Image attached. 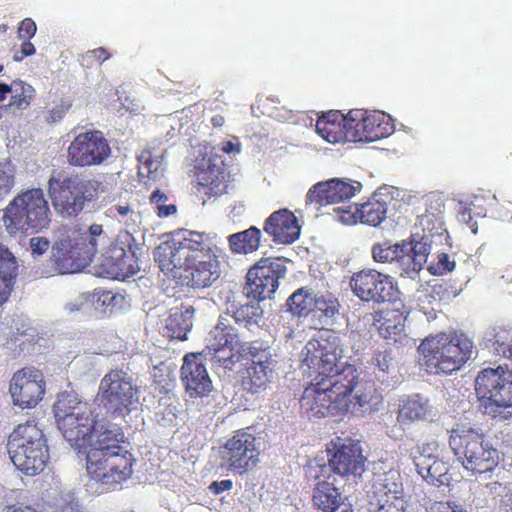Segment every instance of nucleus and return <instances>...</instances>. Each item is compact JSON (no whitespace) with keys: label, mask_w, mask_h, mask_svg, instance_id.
<instances>
[{"label":"nucleus","mask_w":512,"mask_h":512,"mask_svg":"<svg viewBox=\"0 0 512 512\" xmlns=\"http://www.w3.org/2000/svg\"><path fill=\"white\" fill-rule=\"evenodd\" d=\"M340 338L331 330H321L303 349V363L315 374L300 399L301 410L309 417H344L349 412L370 414L382 397L371 382L358 384L357 369L341 365Z\"/></svg>","instance_id":"1"},{"label":"nucleus","mask_w":512,"mask_h":512,"mask_svg":"<svg viewBox=\"0 0 512 512\" xmlns=\"http://www.w3.org/2000/svg\"><path fill=\"white\" fill-rule=\"evenodd\" d=\"M54 417L63 437L78 453L86 455V470L96 482L115 489L133 474L135 458L119 428H106L91 441L97 418L88 402L73 391L58 394Z\"/></svg>","instance_id":"2"},{"label":"nucleus","mask_w":512,"mask_h":512,"mask_svg":"<svg viewBox=\"0 0 512 512\" xmlns=\"http://www.w3.org/2000/svg\"><path fill=\"white\" fill-rule=\"evenodd\" d=\"M224 255L215 237L197 231L176 233L154 250L160 270L193 289L210 287L220 278Z\"/></svg>","instance_id":"3"},{"label":"nucleus","mask_w":512,"mask_h":512,"mask_svg":"<svg viewBox=\"0 0 512 512\" xmlns=\"http://www.w3.org/2000/svg\"><path fill=\"white\" fill-rule=\"evenodd\" d=\"M103 233L100 224H92L88 229L79 225L63 227L53 247V261L62 274L83 270L93 260L97 252L98 237Z\"/></svg>","instance_id":"4"},{"label":"nucleus","mask_w":512,"mask_h":512,"mask_svg":"<svg viewBox=\"0 0 512 512\" xmlns=\"http://www.w3.org/2000/svg\"><path fill=\"white\" fill-rule=\"evenodd\" d=\"M52 212L41 188L20 191L2 210L1 221L10 236L37 233L51 223Z\"/></svg>","instance_id":"5"},{"label":"nucleus","mask_w":512,"mask_h":512,"mask_svg":"<svg viewBox=\"0 0 512 512\" xmlns=\"http://www.w3.org/2000/svg\"><path fill=\"white\" fill-rule=\"evenodd\" d=\"M449 433V446L465 470L472 474H484L498 466L499 451L479 429L458 424Z\"/></svg>","instance_id":"6"},{"label":"nucleus","mask_w":512,"mask_h":512,"mask_svg":"<svg viewBox=\"0 0 512 512\" xmlns=\"http://www.w3.org/2000/svg\"><path fill=\"white\" fill-rule=\"evenodd\" d=\"M472 347V341L462 334L440 333L426 337L418 351L429 374H450L469 360Z\"/></svg>","instance_id":"7"},{"label":"nucleus","mask_w":512,"mask_h":512,"mask_svg":"<svg viewBox=\"0 0 512 512\" xmlns=\"http://www.w3.org/2000/svg\"><path fill=\"white\" fill-rule=\"evenodd\" d=\"M100 182L80 174L54 170L47 190L55 211L63 217H76L98 195Z\"/></svg>","instance_id":"8"},{"label":"nucleus","mask_w":512,"mask_h":512,"mask_svg":"<svg viewBox=\"0 0 512 512\" xmlns=\"http://www.w3.org/2000/svg\"><path fill=\"white\" fill-rule=\"evenodd\" d=\"M7 451L15 467L30 476L42 472L49 460L47 439L34 420L14 428L8 436Z\"/></svg>","instance_id":"9"},{"label":"nucleus","mask_w":512,"mask_h":512,"mask_svg":"<svg viewBox=\"0 0 512 512\" xmlns=\"http://www.w3.org/2000/svg\"><path fill=\"white\" fill-rule=\"evenodd\" d=\"M475 392L482 412L500 421L512 416V371L503 366L481 370Z\"/></svg>","instance_id":"10"},{"label":"nucleus","mask_w":512,"mask_h":512,"mask_svg":"<svg viewBox=\"0 0 512 512\" xmlns=\"http://www.w3.org/2000/svg\"><path fill=\"white\" fill-rule=\"evenodd\" d=\"M239 360H245L238 372L242 389L251 394L264 391L276 365L270 347L260 340L244 342L237 349L236 362Z\"/></svg>","instance_id":"11"},{"label":"nucleus","mask_w":512,"mask_h":512,"mask_svg":"<svg viewBox=\"0 0 512 512\" xmlns=\"http://www.w3.org/2000/svg\"><path fill=\"white\" fill-rule=\"evenodd\" d=\"M138 387L123 369L110 370L100 381L98 396L103 408L113 416H126L138 402Z\"/></svg>","instance_id":"12"},{"label":"nucleus","mask_w":512,"mask_h":512,"mask_svg":"<svg viewBox=\"0 0 512 512\" xmlns=\"http://www.w3.org/2000/svg\"><path fill=\"white\" fill-rule=\"evenodd\" d=\"M221 464L237 475H246L253 471L260 462L261 443L250 432V428H242L220 447Z\"/></svg>","instance_id":"13"},{"label":"nucleus","mask_w":512,"mask_h":512,"mask_svg":"<svg viewBox=\"0 0 512 512\" xmlns=\"http://www.w3.org/2000/svg\"><path fill=\"white\" fill-rule=\"evenodd\" d=\"M206 346L201 352L213 364L231 369L236 363L237 349L244 342L239 341L236 329L231 325L228 313L220 315L217 324L206 338Z\"/></svg>","instance_id":"14"},{"label":"nucleus","mask_w":512,"mask_h":512,"mask_svg":"<svg viewBox=\"0 0 512 512\" xmlns=\"http://www.w3.org/2000/svg\"><path fill=\"white\" fill-rule=\"evenodd\" d=\"M110 155L109 141L100 130H90L78 134L67 149L68 163L78 168L100 166L107 161Z\"/></svg>","instance_id":"15"},{"label":"nucleus","mask_w":512,"mask_h":512,"mask_svg":"<svg viewBox=\"0 0 512 512\" xmlns=\"http://www.w3.org/2000/svg\"><path fill=\"white\" fill-rule=\"evenodd\" d=\"M286 272L287 268L281 258L259 259L247 272V295L257 301L269 298L277 290L279 280Z\"/></svg>","instance_id":"16"},{"label":"nucleus","mask_w":512,"mask_h":512,"mask_svg":"<svg viewBox=\"0 0 512 512\" xmlns=\"http://www.w3.org/2000/svg\"><path fill=\"white\" fill-rule=\"evenodd\" d=\"M349 286L361 301L376 304L390 300L395 293L391 277L376 269L366 268L354 272L350 277Z\"/></svg>","instance_id":"17"},{"label":"nucleus","mask_w":512,"mask_h":512,"mask_svg":"<svg viewBox=\"0 0 512 512\" xmlns=\"http://www.w3.org/2000/svg\"><path fill=\"white\" fill-rule=\"evenodd\" d=\"M46 381L43 373L34 367L17 370L10 381L9 392L14 405L22 409L35 407L44 397Z\"/></svg>","instance_id":"18"},{"label":"nucleus","mask_w":512,"mask_h":512,"mask_svg":"<svg viewBox=\"0 0 512 512\" xmlns=\"http://www.w3.org/2000/svg\"><path fill=\"white\" fill-rule=\"evenodd\" d=\"M133 240L130 233H125L110 244L104 256L103 266L111 278L124 280L139 271Z\"/></svg>","instance_id":"19"},{"label":"nucleus","mask_w":512,"mask_h":512,"mask_svg":"<svg viewBox=\"0 0 512 512\" xmlns=\"http://www.w3.org/2000/svg\"><path fill=\"white\" fill-rule=\"evenodd\" d=\"M353 122L352 142H374L390 136L394 132V124L389 115L380 111L350 110Z\"/></svg>","instance_id":"20"},{"label":"nucleus","mask_w":512,"mask_h":512,"mask_svg":"<svg viewBox=\"0 0 512 512\" xmlns=\"http://www.w3.org/2000/svg\"><path fill=\"white\" fill-rule=\"evenodd\" d=\"M204 358L206 357L202 353H190L183 358L180 377L185 393L190 398L207 397L213 390Z\"/></svg>","instance_id":"21"},{"label":"nucleus","mask_w":512,"mask_h":512,"mask_svg":"<svg viewBox=\"0 0 512 512\" xmlns=\"http://www.w3.org/2000/svg\"><path fill=\"white\" fill-rule=\"evenodd\" d=\"M333 452L328 449L329 473L340 475L342 477L348 476H361L365 469V457L362 454V449L359 443L352 440L344 442H332Z\"/></svg>","instance_id":"22"},{"label":"nucleus","mask_w":512,"mask_h":512,"mask_svg":"<svg viewBox=\"0 0 512 512\" xmlns=\"http://www.w3.org/2000/svg\"><path fill=\"white\" fill-rule=\"evenodd\" d=\"M199 192L208 197H218L228 191L230 173L223 158L211 154L202 160L196 173Z\"/></svg>","instance_id":"23"},{"label":"nucleus","mask_w":512,"mask_h":512,"mask_svg":"<svg viewBox=\"0 0 512 512\" xmlns=\"http://www.w3.org/2000/svg\"><path fill=\"white\" fill-rule=\"evenodd\" d=\"M360 189V182L330 179L313 185L306 195V203L318 207L339 203L350 199Z\"/></svg>","instance_id":"24"},{"label":"nucleus","mask_w":512,"mask_h":512,"mask_svg":"<svg viewBox=\"0 0 512 512\" xmlns=\"http://www.w3.org/2000/svg\"><path fill=\"white\" fill-rule=\"evenodd\" d=\"M300 225L294 213L286 208L271 213L264 221L263 231L276 244L288 245L300 236Z\"/></svg>","instance_id":"25"},{"label":"nucleus","mask_w":512,"mask_h":512,"mask_svg":"<svg viewBox=\"0 0 512 512\" xmlns=\"http://www.w3.org/2000/svg\"><path fill=\"white\" fill-rule=\"evenodd\" d=\"M401 248H403V252L399 253L397 261L401 270L400 275L413 279L427 262L430 244L427 242L426 236H421L419 240L412 236L409 241L401 242Z\"/></svg>","instance_id":"26"},{"label":"nucleus","mask_w":512,"mask_h":512,"mask_svg":"<svg viewBox=\"0 0 512 512\" xmlns=\"http://www.w3.org/2000/svg\"><path fill=\"white\" fill-rule=\"evenodd\" d=\"M316 131L329 143L352 142L353 122L349 112L344 115L340 111H329L317 119Z\"/></svg>","instance_id":"27"},{"label":"nucleus","mask_w":512,"mask_h":512,"mask_svg":"<svg viewBox=\"0 0 512 512\" xmlns=\"http://www.w3.org/2000/svg\"><path fill=\"white\" fill-rule=\"evenodd\" d=\"M315 485L312 492V502L321 512H327L344 500L341 492L335 486V478L329 473L326 465L319 467L315 475Z\"/></svg>","instance_id":"28"},{"label":"nucleus","mask_w":512,"mask_h":512,"mask_svg":"<svg viewBox=\"0 0 512 512\" xmlns=\"http://www.w3.org/2000/svg\"><path fill=\"white\" fill-rule=\"evenodd\" d=\"M374 325L381 337L393 343L402 342L406 338V316L399 309H385L373 314Z\"/></svg>","instance_id":"29"},{"label":"nucleus","mask_w":512,"mask_h":512,"mask_svg":"<svg viewBox=\"0 0 512 512\" xmlns=\"http://www.w3.org/2000/svg\"><path fill=\"white\" fill-rule=\"evenodd\" d=\"M195 309L192 305H180L170 310L164 332L170 339L186 340L193 325Z\"/></svg>","instance_id":"30"},{"label":"nucleus","mask_w":512,"mask_h":512,"mask_svg":"<svg viewBox=\"0 0 512 512\" xmlns=\"http://www.w3.org/2000/svg\"><path fill=\"white\" fill-rule=\"evenodd\" d=\"M19 264L14 254L0 243V307L5 304L14 289Z\"/></svg>","instance_id":"31"},{"label":"nucleus","mask_w":512,"mask_h":512,"mask_svg":"<svg viewBox=\"0 0 512 512\" xmlns=\"http://www.w3.org/2000/svg\"><path fill=\"white\" fill-rule=\"evenodd\" d=\"M390 488L387 484H381L374 491L376 508L373 512H406L407 502L403 495V490L393 484Z\"/></svg>","instance_id":"32"},{"label":"nucleus","mask_w":512,"mask_h":512,"mask_svg":"<svg viewBox=\"0 0 512 512\" xmlns=\"http://www.w3.org/2000/svg\"><path fill=\"white\" fill-rule=\"evenodd\" d=\"M262 240V231L256 226L228 236L229 249L233 254L248 255L256 252Z\"/></svg>","instance_id":"33"},{"label":"nucleus","mask_w":512,"mask_h":512,"mask_svg":"<svg viewBox=\"0 0 512 512\" xmlns=\"http://www.w3.org/2000/svg\"><path fill=\"white\" fill-rule=\"evenodd\" d=\"M428 400L419 394L409 396L399 404L397 421L402 425H408L415 421L425 420L429 414Z\"/></svg>","instance_id":"34"},{"label":"nucleus","mask_w":512,"mask_h":512,"mask_svg":"<svg viewBox=\"0 0 512 512\" xmlns=\"http://www.w3.org/2000/svg\"><path fill=\"white\" fill-rule=\"evenodd\" d=\"M443 208L444 205L438 200L431 202V211L427 210L424 214H421L417 218V225H419L424 234L422 236H426L427 240L429 237H434L435 235H441L444 229V221H443Z\"/></svg>","instance_id":"35"},{"label":"nucleus","mask_w":512,"mask_h":512,"mask_svg":"<svg viewBox=\"0 0 512 512\" xmlns=\"http://www.w3.org/2000/svg\"><path fill=\"white\" fill-rule=\"evenodd\" d=\"M360 222L371 226H378L386 218L387 205L384 201L372 198L366 203L359 205Z\"/></svg>","instance_id":"36"},{"label":"nucleus","mask_w":512,"mask_h":512,"mask_svg":"<svg viewBox=\"0 0 512 512\" xmlns=\"http://www.w3.org/2000/svg\"><path fill=\"white\" fill-rule=\"evenodd\" d=\"M315 294L309 289L299 288L287 300L289 310L299 317H306L313 312Z\"/></svg>","instance_id":"37"},{"label":"nucleus","mask_w":512,"mask_h":512,"mask_svg":"<svg viewBox=\"0 0 512 512\" xmlns=\"http://www.w3.org/2000/svg\"><path fill=\"white\" fill-rule=\"evenodd\" d=\"M339 307L340 304L333 294H315L311 315L318 318H331L338 313Z\"/></svg>","instance_id":"38"},{"label":"nucleus","mask_w":512,"mask_h":512,"mask_svg":"<svg viewBox=\"0 0 512 512\" xmlns=\"http://www.w3.org/2000/svg\"><path fill=\"white\" fill-rule=\"evenodd\" d=\"M33 97L34 88L31 85L21 80L12 82L10 106L25 109L30 105Z\"/></svg>","instance_id":"39"},{"label":"nucleus","mask_w":512,"mask_h":512,"mask_svg":"<svg viewBox=\"0 0 512 512\" xmlns=\"http://www.w3.org/2000/svg\"><path fill=\"white\" fill-rule=\"evenodd\" d=\"M401 252H403L401 243L391 244L390 242H383L377 243L372 247V257L378 263L397 262Z\"/></svg>","instance_id":"40"},{"label":"nucleus","mask_w":512,"mask_h":512,"mask_svg":"<svg viewBox=\"0 0 512 512\" xmlns=\"http://www.w3.org/2000/svg\"><path fill=\"white\" fill-rule=\"evenodd\" d=\"M261 310L258 304H243L233 311L231 316L238 324H256L261 317Z\"/></svg>","instance_id":"41"},{"label":"nucleus","mask_w":512,"mask_h":512,"mask_svg":"<svg viewBox=\"0 0 512 512\" xmlns=\"http://www.w3.org/2000/svg\"><path fill=\"white\" fill-rule=\"evenodd\" d=\"M168 196L159 189L154 190L150 196V204L154 207L156 214L160 218L174 215L177 212L175 204H167Z\"/></svg>","instance_id":"42"},{"label":"nucleus","mask_w":512,"mask_h":512,"mask_svg":"<svg viewBox=\"0 0 512 512\" xmlns=\"http://www.w3.org/2000/svg\"><path fill=\"white\" fill-rule=\"evenodd\" d=\"M15 183V167L11 164H0V201L11 193Z\"/></svg>","instance_id":"43"},{"label":"nucleus","mask_w":512,"mask_h":512,"mask_svg":"<svg viewBox=\"0 0 512 512\" xmlns=\"http://www.w3.org/2000/svg\"><path fill=\"white\" fill-rule=\"evenodd\" d=\"M492 346L495 355L509 359L512 362V335L509 333L497 334Z\"/></svg>","instance_id":"44"},{"label":"nucleus","mask_w":512,"mask_h":512,"mask_svg":"<svg viewBox=\"0 0 512 512\" xmlns=\"http://www.w3.org/2000/svg\"><path fill=\"white\" fill-rule=\"evenodd\" d=\"M109 213L113 217H117L120 222L129 225L130 222H135L136 216L134 210L128 203L115 204L109 208Z\"/></svg>","instance_id":"45"},{"label":"nucleus","mask_w":512,"mask_h":512,"mask_svg":"<svg viewBox=\"0 0 512 512\" xmlns=\"http://www.w3.org/2000/svg\"><path fill=\"white\" fill-rule=\"evenodd\" d=\"M82 298L87 303L98 304L103 307L112 303L114 294L111 291L95 289L92 293L83 294Z\"/></svg>","instance_id":"46"},{"label":"nucleus","mask_w":512,"mask_h":512,"mask_svg":"<svg viewBox=\"0 0 512 512\" xmlns=\"http://www.w3.org/2000/svg\"><path fill=\"white\" fill-rule=\"evenodd\" d=\"M371 365L380 372L388 373L393 365V358L388 350L376 351L371 359Z\"/></svg>","instance_id":"47"},{"label":"nucleus","mask_w":512,"mask_h":512,"mask_svg":"<svg viewBox=\"0 0 512 512\" xmlns=\"http://www.w3.org/2000/svg\"><path fill=\"white\" fill-rule=\"evenodd\" d=\"M359 208V205H349L347 209L338 208V218L339 221H341L344 224L352 225L357 223L358 220H360V212L357 211Z\"/></svg>","instance_id":"48"},{"label":"nucleus","mask_w":512,"mask_h":512,"mask_svg":"<svg viewBox=\"0 0 512 512\" xmlns=\"http://www.w3.org/2000/svg\"><path fill=\"white\" fill-rule=\"evenodd\" d=\"M37 26L32 18L23 19L18 26L17 35L19 39L30 40L36 34Z\"/></svg>","instance_id":"49"},{"label":"nucleus","mask_w":512,"mask_h":512,"mask_svg":"<svg viewBox=\"0 0 512 512\" xmlns=\"http://www.w3.org/2000/svg\"><path fill=\"white\" fill-rule=\"evenodd\" d=\"M139 175L147 176L148 178H154L153 172L157 170V162L150 158V155L143 152L139 157Z\"/></svg>","instance_id":"50"},{"label":"nucleus","mask_w":512,"mask_h":512,"mask_svg":"<svg viewBox=\"0 0 512 512\" xmlns=\"http://www.w3.org/2000/svg\"><path fill=\"white\" fill-rule=\"evenodd\" d=\"M49 247L50 241L46 237L37 236L30 239V248L33 255H43L48 251Z\"/></svg>","instance_id":"51"},{"label":"nucleus","mask_w":512,"mask_h":512,"mask_svg":"<svg viewBox=\"0 0 512 512\" xmlns=\"http://www.w3.org/2000/svg\"><path fill=\"white\" fill-rule=\"evenodd\" d=\"M455 268V262L450 260V256L447 253H440L437 256L436 273L445 274L453 271Z\"/></svg>","instance_id":"52"},{"label":"nucleus","mask_w":512,"mask_h":512,"mask_svg":"<svg viewBox=\"0 0 512 512\" xmlns=\"http://www.w3.org/2000/svg\"><path fill=\"white\" fill-rule=\"evenodd\" d=\"M36 53V48L30 40H24L20 46V50L16 51L13 55V59L16 62L23 61L26 57L32 56Z\"/></svg>","instance_id":"53"},{"label":"nucleus","mask_w":512,"mask_h":512,"mask_svg":"<svg viewBox=\"0 0 512 512\" xmlns=\"http://www.w3.org/2000/svg\"><path fill=\"white\" fill-rule=\"evenodd\" d=\"M459 505H456L455 503L449 502V501H439L435 502L430 512H456V510L459 509Z\"/></svg>","instance_id":"54"},{"label":"nucleus","mask_w":512,"mask_h":512,"mask_svg":"<svg viewBox=\"0 0 512 512\" xmlns=\"http://www.w3.org/2000/svg\"><path fill=\"white\" fill-rule=\"evenodd\" d=\"M233 483L229 479L221 480V481H213L209 488L214 494H220L224 491H228L232 488Z\"/></svg>","instance_id":"55"},{"label":"nucleus","mask_w":512,"mask_h":512,"mask_svg":"<svg viewBox=\"0 0 512 512\" xmlns=\"http://www.w3.org/2000/svg\"><path fill=\"white\" fill-rule=\"evenodd\" d=\"M110 55L107 50L103 47H98L96 49L90 50L86 53L85 58H93L99 63H103L107 59H109Z\"/></svg>","instance_id":"56"},{"label":"nucleus","mask_w":512,"mask_h":512,"mask_svg":"<svg viewBox=\"0 0 512 512\" xmlns=\"http://www.w3.org/2000/svg\"><path fill=\"white\" fill-rule=\"evenodd\" d=\"M1 512H39L35 508L24 504H10L3 508Z\"/></svg>","instance_id":"57"},{"label":"nucleus","mask_w":512,"mask_h":512,"mask_svg":"<svg viewBox=\"0 0 512 512\" xmlns=\"http://www.w3.org/2000/svg\"><path fill=\"white\" fill-rule=\"evenodd\" d=\"M220 149L224 153H232V152H239L240 146L238 144H234L233 142L226 140L221 142Z\"/></svg>","instance_id":"58"},{"label":"nucleus","mask_w":512,"mask_h":512,"mask_svg":"<svg viewBox=\"0 0 512 512\" xmlns=\"http://www.w3.org/2000/svg\"><path fill=\"white\" fill-rule=\"evenodd\" d=\"M327 512H353L352 505L344 500Z\"/></svg>","instance_id":"59"},{"label":"nucleus","mask_w":512,"mask_h":512,"mask_svg":"<svg viewBox=\"0 0 512 512\" xmlns=\"http://www.w3.org/2000/svg\"><path fill=\"white\" fill-rule=\"evenodd\" d=\"M12 92V84L0 83V101L6 99L7 95Z\"/></svg>","instance_id":"60"},{"label":"nucleus","mask_w":512,"mask_h":512,"mask_svg":"<svg viewBox=\"0 0 512 512\" xmlns=\"http://www.w3.org/2000/svg\"><path fill=\"white\" fill-rule=\"evenodd\" d=\"M494 214H495L496 217L502 218V219L510 217L508 211L507 212H502L497 207L495 208Z\"/></svg>","instance_id":"61"},{"label":"nucleus","mask_w":512,"mask_h":512,"mask_svg":"<svg viewBox=\"0 0 512 512\" xmlns=\"http://www.w3.org/2000/svg\"><path fill=\"white\" fill-rule=\"evenodd\" d=\"M211 122L213 126H221L223 123V117L222 116H215L211 119Z\"/></svg>","instance_id":"62"},{"label":"nucleus","mask_w":512,"mask_h":512,"mask_svg":"<svg viewBox=\"0 0 512 512\" xmlns=\"http://www.w3.org/2000/svg\"><path fill=\"white\" fill-rule=\"evenodd\" d=\"M62 512H80L77 509H74L73 507H65Z\"/></svg>","instance_id":"63"},{"label":"nucleus","mask_w":512,"mask_h":512,"mask_svg":"<svg viewBox=\"0 0 512 512\" xmlns=\"http://www.w3.org/2000/svg\"><path fill=\"white\" fill-rule=\"evenodd\" d=\"M8 29V25L7 24H1L0 25V31L1 32H6Z\"/></svg>","instance_id":"64"}]
</instances>
